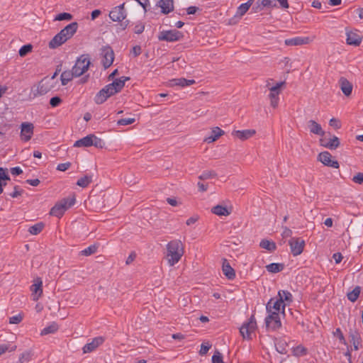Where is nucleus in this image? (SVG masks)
<instances>
[{"label": "nucleus", "mask_w": 363, "mask_h": 363, "mask_svg": "<svg viewBox=\"0 0 363 363\" xmlns=\"http://www.w3.org/2000/svg\"><path fill=\"white\" fill-rule=\"evenodd\" d=\"M183 38V34L177 30H163L158 35L159 40L174 42Z\"/></svg>", "instance_id": "12"}, {"label": "nucleus", "mask_w": 363, "mask_h": 363, "mask_svg": "<svg viewBox=\"0 0 363 363\" xmlns=\"http://www.w3.org/2000/svg\"><path fill=\"white\" fill-rule=\"evenodd\" d=\"M199 216L197 215H194L186 220V224L188 226L192 225L195 224L199 220Z\"/></svg>", "instance_id": "54"}, {"label": "nucleus", "mask_w": 363, "mask_h": 363, "mask_svg": "<svg viewBox=\"0 0 363 363\" xmlns=\"http://www.w3.org/2000/svg\"><path fill=\"white\" fill-rule=\"evenodd\" d=\"M280 315H277L274 313H272V314H268L265 318L266 327L272 330L279 329L281 327Z\"/></svg>", "instance_id": "17"}, {"label": "nucleus", "mask_w": 363, "mask_h": 363, "mask_svg": "<svg viewBox=\"0 0 363 363\" xmlns=\"http://www.w3.org/2000/svg\"><path fill=\"white\" fill-rule=\"evenodd\" d=\"M22 320H23V315L18 314V315L12 316L9 318V323L10 324H18L22 321Z\"/></svg>", "instance_id": "51"}, {"label": "nucleus", "mask_w": 363, "mask_h": 363, "mask_svg": "<svg viewBox=\"0 0 363 363\" xmlns=\"http://www.w3.org/2000/svg\"><path fill=\"white\" fill-rule=\"evenodd\" d=\"M129 77H122L116 79L112 83L105 86L96 95L94 101L97 104H103L108 98L119 92L125 86L126 81Z\"/></svg>", "instance_id": "3"}, {"label": "nucleus", "mask_w": 363, "mask_h": 363, "mask_svg": "<svg viewBox=\"0 0 363 363\" xmlns=\"http://www.w3.org/2000/svg\"><path fill=\"white\" fill-rule=\"evenodd\" d=\"M329 124L330 125L334 127L335 129H339L341 126L340 121L335 118H333L330 120Z\"/></svg>", "instance_id": "59"}, {"label": "nucleus", "mask_w": 363, "mask_h": 363, "mask_svg": "<svg viewBox=\"0 0 363 363\" xmlns=\"http://www.w3.org/2000/svg\"><path fill=\"white\" fill-rule=\"evenodd\" d=\"M92 145L98 148H102L104 147V142L101 139L96 137L93 135Z\"/></svg>", "instance_id": "52"}, {"label": "nucleus", "mask_w": 363, "mask_h": 363, "mask_svg": "<svg viewBox=\"0 0 363 363\" xmlns=\"http://www.w3.org/2000/svg\"><path fill=\"white\" fill-rule=\"evenodd\" d=\"M59 329L58 325L53 322L50 325L43 328L40 332V335L44 336L49 334H53L56 333Z\"/></svg>", "instance_id": "35"}, {"label": "nucleus", "mask_w": 363, "mask_h": 363, "mask_svg": "<svg viewBox=\"0 0 363 363\" xmlns=\"http://www.w3.org/2000/svg\"><path fill=\"white\" fill-rule=\"evenodd\" d=\"M216 176V174L213 171H207L203 172L201 175L199 176V179L200 180H206L208 179L213 178Z\"/></svg>", "instance_id": "48"}, {"label": "nucleus", "mask_w": 363, "mask_h": 363, "mask_svg": "<svg viewBox=\"0 0 363 363\" xmlns=\"http://www.w3.org/2000/svg\"><path fill=\"white\" fill-rule=\"evenodd\" d=\"M157 6L161 9V12L164 14H168L174 10L173 0H160L157 3Z\"/></svg>", "instance_id": "26"}, {"label": "nucleus", "mask_w": 363, "mask_h": 363, "mask_svg": "<svg viewBox=\"0 0 363 363\" xmlns=\"http://www.w3.org/2000/svg\"><path fill=\"white\" fill-rule=\"evenodd\" d=\"M184 254V245L182 240L174 239L166 245L164 258L169 267H173L181 260Z\"/></svg>", "instance_id": "2"}, {"label": "nucleus", "mask_w": 363, "mask_h": 363, "mask_svg": "<svg viewBox=\"0 0 363 363\" xmlns=\"http://www.w3.org/2000/svg\"><path fill=\"white\" fill-rule=\"evenodd\" d=\"M225 134L224 130L218 126H215L211 128V134L206 136L203 139V142L208 144L213 143L217 141L220 137Z\"/></svg>", "instance_id": "21"}, {"label": "nucleus", "mask_w": 363, "mask_h": 363, "mask_svg": "<svg viewBox=\"0 0 363 363\" xmlns=\"http://www.w3.org/2000/svg\"><path fill=\"white\" fill-rule=\"evenodd\" d=\"M284 265L281 263H272L266 266L267 270L270 273H277L284 269Z\"/></svg>", "instance_id": "37"}, {"label": "nucleus", "mask_w": 363, "mask_h": 363, "mask_svg": "<svg viewBox=\"0 0 363 363\" xmlns=\"http://www.w3.org/2000/svg\"><path fill=\"white\" fill-rule=\"evenodd\" d=\"M20 138L23 142L29 141L34 133V125L30 122H23L20 126Z\"/></svg>", "instance_id": "11"}, {"label": "nucleus", "mask_w": 363, "mask_h": 363, "mask_svg": "<svg viewBox=\"0 0 363 363\" xmlns=\"http://www.w3.org/2000/svg\"><path fill=\"white\" fill-rule=\"evenodd\" d=\"M135 121V118H122L117 121L118 125H128L133 123Z\"/></svg>", "instance_id": "49"}, {"label": "nucleus", "mask_w": 363, "mask_h": 363, "mask_svg": "<svg viewBox=\"0 0 363 363\" xmlns=\"http://www.w3.org/2000/svg\"><path fill=\"white\" fill-rule=\"evenodd\" d=\"M72 19V14L69 13H61L58 15H57L55 18H54V21H70Z\"/></svg>", "instance_id": "46"}, {"label": "nucleus", "mask_w": 363, "mask_h": 363, "mask_svg": "<svg viewBox=\"0 0 363 363\" xmlns=\"http://www.w3.org/2000/svg\"><path fill=\"white\" fill-rule=\"evenodd\" d=\"M71 167L70 162L61 163L59 164L57 167V169L58 171L65 172L68 169Z\"/></svg>", "instance_id": "56"}, {"label": "nucleus", "mask_w": 363, "mask_h": 363, "mask_svg": "<svg viewBox=\"0 0 363 363\" xmlns=\"http://www.w3.org/2000/svg\"><path fill=\"white\" fill-rule=\"evenodd\" d=\"M132 53L135 57L138 56L141 53V48L139 45H135L132 49Z\"/></svg>", "instance_id": "62"}, {"label": "nucleus", "mask_w": 363, "mask_h": 363, "mask_svg": "<svg viewBox=\"0 0 363 363\" xmlns=\"http://www.w3.org/2000/svg\"><path fill=\"white\" fill-rule=\"evenodd\" d=\"M10 172L13 175H19L23 172L22 169L18 167L11 168Z\"/></svg>", "instance_id": "64"}, {"label": "nucleus", "mask_w": 363, "mask_h": 363, "mask_svg": "<svg viewBox=\"0 0 363 363\" xmlns=\"http://www.w3.org/2000/svg\"><path fill=\"white\" fill-rule=\"evenodd\" d=\"M74 77H75V75L72 69L64 71L60 76L62 84L63 86L67 84Z\"/></svg>", "instance_id": "34"}, {"label": "nucleus", "mask_w": 363, "mask_h": 363, "mask_svg": "<svg viewBox=\"0 0 363 363\" xmlns=\"http://www.w3.org/2000/svg\"><path fill=\"white\" fill-rule=\"evenodd\" d=\"M317 160L323 164L327 167H333L335 169L339 168V163L337 160H333L332 155L328 152L324 151L318 154Z\"/></svg>", "instance_id": "14"}, {"label": "nucleus", "mask_w": 363, "mask_h": 363, "mask_svg": "<svg viewBox=\"0 0 363 363\" xmlns=\"http://www.w3.org/2000/svg\"><path fill=\"white\" fill-rule=\"evenodd\" d=\"M145 25L143 23H138L134 27V32L136 34H140L144 31Z\"/></svg>", "instance_id": "60"}, {"label": "nucleus", "mask_w": 363, "mask_h": 363, "mask_svg": "<svg viewBox=\"0 0 363 363\" xmlns=\"http://www.w3.org/2000/svg\"><path fill=\"white\" fill-rule=\"evenodd\" d=\"M346 42L350 45L359 46L362 40V37L358 33V30H347Z\"/></svg>", "instance_id": "20"}, {"label": "nucleus", "mask_w": 363, "mask_h": 363, "mask_svg": "<svg viewBox=\"0 0 363 363\" xmlns=\"http://www.w3.org/2000/svg\"><path fill=\"white\" fill-rule=\"evenodd\" d=\"M334 335L335 336H337L338 337V339L340 340V341L343 343V344H345V339L344 337V335L342 334V333L341 332L340 329V328H337L335 330V331L333 333Z\"/></svg>", "instance_id": "55"}, {"label": "nucleus", "mask_w": 363, "mask_h": 363, "mask_svg": "<svg viewBox=\"0 0 363 363\" xmlns=\"http://www.w3.org/2000/svg\"><path fill=\"white\" fill-rule=\"evenodd\" d=\"M277 299L282 300V304H289L292 302V295L290 292L287 291H279L278 293Z\"/></svg>", "instance_id": "33"}, {"label": "nucleus", "mask_w": 363, "mask_h": 363, "mask_svg": "<svg viewBox=\"0 0 363 363\" xmlns=\"http://www.w3.org/2000/svg\"><path fill=\"white\" fill-rule=\"evenodd\" d=\"M101 55L102 57V64L106 69L109 67L114 60V52L113 49L108 46H104L101 49Z\"/></svg>", "instance_id": "13"}, {"label": "nucleus", "mask_w": 363, "mask_h": 363, "mask_svg": "<svg viewBox=\"0 0 363 363\" xmlns=\"http://www.w3.org/2000/svg\"><path fill=\"white\" fill-rule=\"evenodd\" d=\"M352 181L354 183L359 184L363 183V173H362V172L357 173L356 175H354L353 177Z\"/></svg>", "instance_id": "57"}, {"label": "nucleus", "mask_w": 363, "mask_h": 363, "mask_svg": "<svg viewBox=\"0 0 363 363\" xmlns=\"http://www.w3.org/2000/svg\"><path fill=\"white\" fill-rule=\"evenodd\" d=\"M43 228H44V223H38L33 225V226L30 227L28 229V232L31 235H35L39 234L43 230Z\"/></svg>", "instance_id": "41"}, {"label": "nucleus", "mask_w": 363, "mask_h": 363, "mask_svg": "<svg viewBox=\"0 0 363 363\" xmlns=\"http://www.w3.org/2000/svg\"><path fill=\"white\" fill-rule=\"evenodd\" d=\"M360 294V287L356 286L352 291L349 292L347 294V298L352 301L354 302L358 298Z\"/></svg>", "instance_id": "40"}, {"label": "nucleus", "mask_w": 363, "mask_h": 363, "mask_svg": "<svg viewBox=\"0 0 363 363\" xmlns=\"http://www.w3.org/2000/svg\"><path fill=\"white\" fill-rule=\"evenodd\" d=\"M307 126L312 134L318 135L320 137H323L325 134L321 125L314 120H309L307 123Z\"/></svg>", "instance_id": "25"}, {"label": "nucleus", "mask_w": 363, "mask_h": 363, "mask_svg": "<svg viewBox=\"0 0 363 363\" xmlns=\"http://www.w3.org/2000/svg\"><path fill=\"white\" fill-rule=\"evenodd\" d=\"M104 338L102 337H97L94 338L91 342L86 343L83 347L84 353H89L95 350L99 345L104 342Z\"/></svg>", "instance_id": "24"}, {"label": "nucleus", "mask_w": 363, "mask_h": 363, "mask_svg": "<svg viewBox=\"0 0 363 363\" xmlns=\"http://www.w3.org/2000/svg\"><path fill=\"white\" fill-rule=\"evenodd\" d=\"M211 213L218 216H224L227 217L230 215L232 211L231 207H227L223 205H216L211 208Z\"/></svg>", "instance_id": "23"}, {"label": "nucleus", "mask_w": 363, "mask_h": 363, "mask_svg": "<svg viewBox=\"0 0 363 363\" xmlns=\"http://www.w3.org/2000/svg\"><path fill=\"white\" fill-rule=\"evenodd\" d=\"M257 131L255 129L233 130L231 135L240 141L247 140L255 136Z\"/></svg>", "instance_id": "16"}, {"label": "nucleus", "mask_w": 363, "mask_h": 363, "mask_svg": "<svg viewBox=\"0 0 363 363\" xmlns=\"http://www.w3.org/2000/svg\"><path fill=\"white\" fill-rule=\"evenodd\" d=\"M33 352L31 350H27L19 355L18 362L20 363L28 362L31 360Z\"/></svg>", "instance_id": "38"}, {"label": "nucleus", "mask_w": 363, "mask_h": 363, "mask_svg": "<svg viewBox=\"0 0 363 363\" xmlns=\"http://www.w3.org/2000/svg\"><path fill=\"white\" fill-rule=\"evenodd\" d=\"M285 306L286 304H282L281 299L273 298H271L267 303L266 309L268 314H272V313H274L275 314L281 315L283 317H284Z\"/></svg>", "instance_id": "10"}, {"label": "nucleus", "mask_w": 363, "mask_h": 363, "mask_svg": "<svg viewBox=\"0 0 363 363\" xmlns=\"http://www.w3.org/2000/svg\"><path fill=\"white\" fill-rule=\"evenodd\" d=\"M211 345L209 343H203L201 345V350L199 351V353L201 355L206 354L209 349L211 348Z\"/></svg>", "instance_id": "53"}, {"label": "nucleus", "mask_w": 363, "mask_h": 363, "mask_svg": "<svg viewBox=\"0 0 363 363\" xmlns=\"http://www.w3.org/2000/svg\"><path fill=\"white\" fill-rule=\"evenodd\" d=\"M62 102V99L58 97V96H55V97H52L51 98L50 101V104L51 105V106L52 107H56L60 103Z\"/></svg>", "instance_id": "58"}, {"label": "nucleus", "mask_w": 363, "mask_h": 363, "mask_svg": "<svg viewBox=\"0 0 363 363\" xmlns=\"http://www.w3.org/2000/svg\"><path fill=\"white\" fill-rule=\"evenodd\" d=\"M253 1L254 0H249L246 3L240 5L237 9L235 17L241 18L243 15H245L253 4Z\"/></svg>", "instance_id": "30"}, {"label": "nucleus", "mask_w": 363, "mask_h": 363, "mask_svg": "<svg viewBox=\"0 0 363 363\" xmlns=\"http://www.w3.org/2000/svg\"><path fill=\"white\" fill-rule=\"evenodd\" d=\"M77 28L78 24L77 22H72L66 26L49 42V48L50 49H55L63 45L74 36Z\"/></svg>", "instance_id": "4"}, {"label": "nucleus", "mask_w": 363, "mask_h": 363, "mask_svg": "<svg viewBox=\"0 0 363 363\" xmlns=\"http://www.w3.org/2000/svg\"><path fill=\"white\" fill-rule=\"evenodd\" d=\"M319 143L321 146L332 150L337 149L340 145L339 138L335 135H333L328 140L321 137Z\"/></svg>", "instance_id": "22"}, {"label": "nucleus", "mask_w": 363, "mask_h": 363, "mask_svg": "<svg viewBox=\"0 0 363 363\" xmlns=\"http://www.w3.org/2000/svg\"><path fill=\"white\" fill-rule=\"evenodd\" d=\"M93 135H89L80 140H77L74 147H90L92 145Z\"/></svg>", "instance_id": "31"}, {"label": "nucleus", "mask_w": 363, "mask_h": 363, "mask_svg": "<svg viewBox=\"0 0 363 363\" xmlns=\"http://www.w3.org/2000/svg\"><path fill=\"white\" fill-rule=\"evenodd\" d=\"M293 354L296 357L303 356L307 354V349L303 345H298L292 350Z\"/></svg>", "instance_id": "44"}, {"label": "nucleus", "mask_w": 363, "mask_h": 363, "mask_svg": "<svg viewBox=\"0 0 363 363\" xmlns=\"http://www.w3.org/2000/svg\"><path fill=\"white\" fill-rule=\"evenodd\" d=\"M339 82L342 93L346 96H350L353 88L352 84L346 78L344 77L340 78Z\"/></svg>", "instance_id": "27"}, {"label": "nucleus", "mask_w": 363, "mask_h": 363, "mask_svg": "<svg viewBox=\"0 0 363 363\" xmlns=\"http://www.w3.org/2000/svg\"><path fill=\"white\" fill-rule=\"evenodd\" d=\"M54 77L44 78L31 89V94L34 98L46 94L55 88Z\"/></svg>", "instance_id": "6"}, {"label": "nucleus", "mask_w": 363, "mask_h": 363, "mask_svg": "<svg viewBox=\"0 0 363 363\" xmlns=\"http://www.w3.org/2000/svg\"><path fill=\"white\" fill-rule=\"evenodd\" d=\"M194 84H195V80L186 79L184 78L174 79L169 81L170 86H179L181 87H184L186 86L192 85Z\"/></svg>", "instance_id": "28"}, {"label": "nucleus", "mask_w": 363, "mask_h": 363, "mask_svg": "<svg viewBox=\"0 0 363 363\" xmlns=\"http://www.w3.org/2000/svg\"><path fill=\"white\" fill-rule=\"evenodd\" d=\"M23 190L20 189L18 186L14 187V191L12 194H11V196L13 198H16L22 194Z\"/></svg>", "instance_id": "61"}, {"label": "nucleus", "mask_w": 363, "mask_h": 363, "mask_svg": "<svg viewBox=\"0 0 363 363\" xmlns=\"http://www.w3.org/2000/svg\"><path fill=\"white\" fill-rule=\"evenodd\" d=\"M223 272L225 274V276L229 279H233L235 277V270L231 267L230 264L227 262L226 259H224L223 263Z\"/></svg>", "instance_id": "29"}, {"label": "nucleus", "mask_w": 363, "mask_h": 363, "mask_svg": "<svg viewBox=\"0 0 363 363\" xmlns=\"http://www.w3.org/2000/svg\"><path fill=\"white\" fill-rule=\"evenodd\" d=\"M91 182L92 175H85L77 180V185L82 188H86Z\"/></svg>", "instance_id": "36"}, {"label": "nucleus", "mask_w": 363, "mask_h": 363, "mask_svg": "<svg viewBox=\"0 0 363 363\" xmlns=\"http://www.w3.org/2000/svg\"><path fill=\"white\" fill-rule=\"evenodd\" d=\"M90 65V60L87 55H81L76 61L72 67V71L74 73L75 77H80L84 74L89 69Z\"/></svg>", "instance_id": "9"}, {"label": "nucleus", "mask_w": 363, "mask_h": 363, "mask_svg": "<svg viewBox=\"0 0 363 363\" xmlns=\"http://www.w3.org/2000/svg\"><path fill=\"white\" fill-rule=\"evenodd\" d=\"M32 50H33V45L31 44H27V45L22 46L20 48V50L18 51V54L21 57H23L26 55H27L28 53L32 52Z\"/></svg>", "instance_id": "45"}, {"label": "nucleus", "mask_w": 363, "mask_h": 363, "mask_svg": "<svg viewBox=\"0 0 363 363\" xmlns=\"http://www.w3.org/2000/svg\"><path fill=\"white\" fill-rule=\"evenodd\" d=\"M286 87L285 81H276L269 78L264 81L265 92L268 91V99L272 108L276 109L279 106V95Z\"/></svg>", "instance_id": "1"}, {"label": "nucleus", "mask_w": 363, "mask_h": 363, "mask_svg": "<svg viewBox=\"0 0 363 363\" xmlns=\"http://www.w3.org/2000/svg\"><path fill=\"white\" fill-rule=\"evenodd\" d=\"M291 252L294 256L301 255L305 247V241L300 238H292L289 241Z\"/></svg>", "instance_id": "15"}, {"label": "nucleus", "mask_w": 363, "mask_h": 363, "mask_svg": "<svg viewBox=\"0 0 363 363\" xmlns=\"http://www.w3.org/2000/svg\"><path fill=\"white\" fill-rule=\"evenodd\" d=\"M212 363H224L223 357L219 351H216L212 357Z\"/></svg>", "instance_id": "50"}, {"label": "nucleus", "mask_w": 363, "mask_h": 363, "mask_svg": "<svg viewBox=\"0 0 363 363\" xmlns=\"http://www.w3.org/2000/svg\"><path fill=\"white\" fill-rule=\"evenodd\" d=\"M75 203V198L74 196L70 198L63 199L57 202L50 210V214L57 218L63 216L65 212L73 206Z\"/></svg>", "instance_id": "7"}, {"label": "nucleus", "mask_w": 363, "mask_h": 363, "mask_svg": "<svg viewBox=\"0 0 363 363\" xmlns=\"http://www.w3.org/2000/svg\"><path fill=\"white\" fill-rule=\"evenodd\" d=\"M314 38H311L310 37H295L293 38L286 39L284 44L286 46H301L304 45L310 44Z\"/></svg>", "instance_id": "19"}, {"label": "nucleus", "mask_w": 363, "mask_h": 363, "mask_svg": "<svg viewBox=\"0 0 363 363\" xmlns=\"http://www.w3.org/2000/svg\"><path fill=\"white\" fill-rule=\"evenodd\" d=\"M96 252V247L95 245H91L84 250L81 251V255L83 256H89L94 254Z\"/></svg>", "instance_id": "47"}, {"label": "nucleus", "mask_w": 363, "mask_h": 363, "mask_svg": "<svg viewBox=\"0 0 363 363\" xmlns=\"http://www.w3.org/2000/svg\"><path fill=\"white\" fill-rule=\"evenodd\" d=\"M17 346L16 345L11 344H1L0 345V356L6 352H14L16 350Z\"/></svg>", "instance_id": "39"}, {"label": "nucleus", "mask_w": 363, "mask_h": 363, "mask_svg": "<svg viewBox=\"0 0 363 363\" xmlns=\"http://www.w3.org/2000/svg\"><path fill=\"white\" fill-rule=\"evenodd\" d=\"M277 351L281 354L286 353L287 343L281 340H277L275 343Z\"/></svg>", "instance_id": "42"}, {"label": "nucleus", "mask_w": 363, "mask_h": 363, "mask_svg": "<svg viewBox=\"0 0 363 363\" xmlns=\"http://www.w3.org/2000/svg\"><path fill=\"white\" fill-rule=\"evenodd\" d=\"M33 300L37 301L43 295V281L40 277L34 279L33 284L30 286Z\"/></svg>", "instance_id": "18"}, {"label": "nucleus", "mask_w": 363, "mask_h": 363, "mask_svg": "<svg viewBox=\"0 0 363 363\" xmlns=\"http://www.w3.org/2000/svg\"><path fill=\"white\" fill-rule=\"evenodd\" d=\"M260 247L267 250L269 252H274L277 249L276 243L269 240L264 239L259 242Z\"/></svg>", "instance_id": "32"}, {"label": "nucleus", "mask_w": 363, "mask_h": 363, "mask_svg": "<svg viewBox=\"0 0 363 363\" xmlns=\"http://www.w3.org/2000/svg\"><path fill=\"white\" fill-rule=\"evenodd\" d=\"M257 328V321L254 315H252L247 322L243 323L240 328V333L242 338L245 340H251L252 334L255 332Z\"/></svg>", "instance_id": "8"}, {"label": "nucleus", "mask_w": 363, "mask_h": 363, "mask_svg": "<svg viewBox=\"0 0 363 363\" xmlns=\"http://www.w3.org/2000/svg\"><path fill=\"white\" fill-rule=\"evenodd\" d=\"M109 18L114 22H121V29L125 30L130 21L125 20L127 13L125 9V3L113 7L109 12Z\"/></svg>", "instance_id": "5"}, {"label": "nucleus", "mask_w": 363, "mask_h": 363, "mask_svg": "<svg viewBox=\"0 0 363 363\" xmlns=\"http://www.w3.org/2000/svg\"><path fill=\"white\" fill-rule=\"evenodd\" d=\"M292 235V231L287 227L284 228V230L282 232V236L284 238L291 237Z\"/></svg>", "instance_id": "63"}, {"label": "nucleus", "mask_w": 363, "mask_h": 363, "mask_svg": "<svg viewBox=\"0 0 363 363\" xmlns=\"http://www.w3.org/2000/svg\"><path fill=\"white\" fill-rule=\"evenodd\" d=\"M10 180V177L7 172V169L0 167V194L3 192V188H1V182Z\"/></svg>", "instance_id": "43"}]
</instances>
